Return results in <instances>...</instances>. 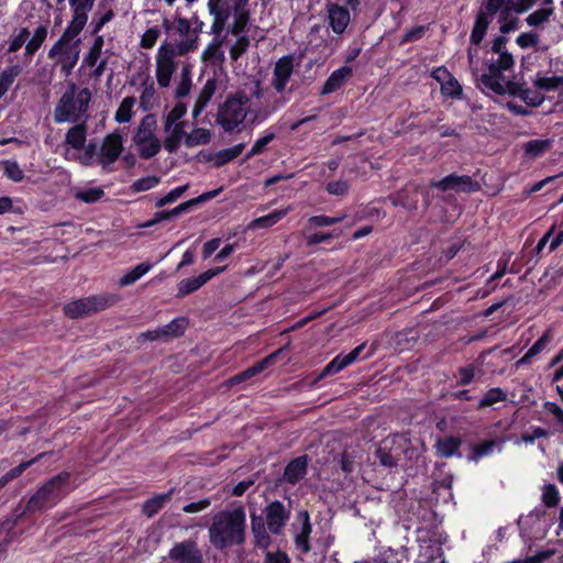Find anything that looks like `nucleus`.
Segmentation results:
<instances>
[{
  "label": "nucleus",
  "instance_id": "412c9836",
  "mask_svg": "<svg viewBox=\"0 0 563 563\" xmlns=\"http://www.w3.org/2000/svg\"><path fill=\"white\" fill-rule=\"evenodd\" d=\"M329 24L335 34H342L346 30L351 16L347 8L336 3L328 4Z\"/></svg>",
  "mask_w": 563,
  "mask_h": 563
},
{
  "label": "nucleus",
  "instance_id": "2eb2a0df",
  "mask_svg": "<svg viewBox=\"0 0 563 563\" xmlns=\"http://www.w3.org/2000/svg\"><path fill=\"white\" fill-rule=\"evenodd\" d=\"M294 71V56L285 55L280 57L273 70V87L277 92H283Z\"/></svg>",
  "mask_w": 563,
  "mask_h": 563
},
{
  "label": "nucleus",
  "instance_id": "ea45409f",
  "mask_svg": "<svg viewBox=\"0 0 563 563\" xmlns=\"http://www.w3.org/2000/svg\"><path fill=\"white\" fill-rule=\"evenodd\" d=\"M136 100L134 97H125L121 101L115 114L114 120L118 123H128L131 121L133 117V107L135 104Z\"/></svg>",
  "mask_w": 563,
  "mask_h": 563
},
{
  "label": "nucleus",
  "instance_id": "a18cd8bd",
  "mask_svg": "<svg viewBox=\"0 0 563 563\" xmlns=\"http://www.w3.org/2000/svg\"><path fill=\"white\" fill-rule=\"evenodd\" d=\"M47 36V29L44 25H40L35 31L31 40L26 43L25 55L33 56L42 46Z\"/></svg>",
  "mask_w": 563,
  "mask_h": 563
},
{
  "label": "nucleus",
  "instance_id": "f3484780",
  "mask_svg": "<svg viewBox=\"0 0 563 563\" xmlns=\"http://www.w3.org/2000/svg\"><path fill=\"white\" fill-rule=\"evenodd\" d=\"M503 69L498 67L497 63L492 60L487 65V73L482 74L477 77V87L483 91L500 92L501 82L504 81Z\"/></svg>",
  "mask_w": 563,
  "mask_h": 563
},
{
  "label": "nucleus",
  "instance_id": "0e129e2a",
  "mask_svg": "<svg viewBox=\"0 0 563 563\" xmlns=\"http://www.w3.org/2000/svg\"><path fill=\"white\" fill-rule=\"evenodd\" d=\"M104 196L103 189L99 187L88 188L86 190L78 191L76 198L86 203H93L99 201Z\"/></svg>",
  "mask_w": 563,
  "mask_h": 563
},
{
  "label": "nucleus",
  "instance_id": "49530a36",
  "mask_svg": "<svg viewBox=\"0 0 563 563\" xmlns=\"http://www.w3.org/2000/svg\"><path fill=\"white\" fill-rule=\"evenodd\" d=\"M533 85L540 90L555 91L563 85V76L545 77L542 76L541 73H538Z\"/></svg>",
  "mask_w": 563,
  "mask_h": 563
},
{
  "label": "nucleus",
  "instance_id": "7c9ffc66",
  "mask_svg": "<svg viewBox=\"0 0 563 563\" xmlns=\"http://www.w3.org/2000/svg\"><path fill=\"white\" fill-rule=\"evenodd\" d=\"M156 126V121L154 115L147 114L145 115L139 128L136 129L134 135H133V142L135 144H142L146 143V140L152 139L155 136L154 130Z\"/></svg>",
  "mask_w": 563,
  "mask_h": 563
},
{
  "label": "nucleus",
  "instance_id": "680f3d73",
  "mask_svg": "<svg viewBox=\"0 0 563 563\" xmlns=\"http://www.w3.org/2000/svg\"><path fill=\"white\" fill-rule=\"evenodd\" d=\"M176 55L184 56L198 48V35H188L185 40L179 41L174 47Z\"/></svg>",
  "mask_w": 563,
  "mask_h": 563
},
{
  "label": "nucleus",
  "instance_id": "338daca9",
  "mask_svg": "<svg viewBox=\"0 0 563 563\" xmlns=\"http://www.w3.org/2000/svg\"><path fill=\"white\" fill-rule=\"evenodd\" d=\"M114 18V12L112 9H109L107 12H104L99 18H93L90 23V33L93 36L100 35L99 32L102 30V27L110 22Z\"/></svg>",
  "mask_w": 563,
  "mask_h": 563
},
{
  "label": "nucleus",
  "instance_id": "5701e85b",
  "mask_svg": "<svg viewBox=\"0 0 563 563\" xmlns=\"http://www.w3.org/2000/svg\"><path fill=\"white\" fill-rule=\"evenodd\" d=\"M462 445V440L455 435H449L443 438H438L434 449L437 456L442 459H451L456 456L459 459L462 457V453L460 452V448Z\"/></svg>",
  "mask_w": 563,
  "mask_h": 563
},
{
  "label": "nucleus",
  "instance_id": "79ce46f5",
  "mask_svg": "<svg viewBox=\"0 0 563 563\" xmlns=\"http://www.w3.org/2000/svg\"><path fill=\"white\" fill-rule=\"evenodd\" d=\"M211 134L210 131L203 128H196L189 134H186L185 144L188 147L197 145H206L210 143Z\"/></svg>",
  "mask_w": 563,
  "mask_h": 563
},
{
  "label": "nucleus",
  "instance_id": "c756f323",
  "mask_svg": "<svg viewBox=\"0 0 563 563\" xmlns=\"http://www.w3.org/2000/svg\"><path fill=\"white\" fill-rule=\"evenodd\" d=\"M497 445L498 441L496 439L484 440L482 442L472 444L470 446V454L467 455V460L471 462H478L483 457L492 455L494 449Z\"/></svg>",
  "mask_w": 563,
  "mask_h": 563
},
{
  "label": "nucleus",
  "instance_id": "bf43d9fd",
  "mask_svg": "<svg viewBox=\"0 0 563 563\" xmlns=\"http://www.w3.org/2000/svg\"><path fill=\"white\" fill-rule=\"evenodd\" d=\"M188 188H189V185L186 184V185L178 186V187L172 189L168 194H166L165 196H163L155 202V207L159 209L168 203L175 202L187 191Z\"/></svg>",
  "mask_w": 563,
  "mask_h": 563
},
{
  "label": "nucleus",
  "instance_id": "7ed1b4c3",
  "mask_svg": "<svg viewBox=\"0 0 563 563\" xmlns=\"http://www.w3.org/2000/svg\"><path fill=\"white\" fill-rule=\"evenodd\" d=\"M91 91L88 88L79 89L71 84L62 95L53 111L55 123H77L87 115Z\"/></svg>",
  "mask_w": 563,
  "mask_h": 563
},
{
  "label": "nucleus",
  "instance_id": "f03ea898",
  "mask_svg": "<svg viewBox=\"0 0 563 563\" xmlns=\"http://www.w3.org/2000/svg\"><path fill=\"white\" fill-rule=\"evenodd\" d=\"M70 479L71 474L67 471L51 477L37 488L25 505L19 504L11 514L23 517L52 509L75 488L71 486Z\"/></svg>",
  "mask_w": 563,
  "mask_h": 563
},
{
  "label": "nucleus",
  "instance_id": "a19ab883",
  "mask_svg": "<svg viewBox=\"0 0 563 563\" xmlns=\"http://www.w3.org/2000/svg\"><path fill=\"white\" fill-rule=\"evenodd\" d=\"M541 501L547 508H554L560 504L561 495L554 484H544L541 488Z\"/></svg>",
  "mask_w": 563,
  "mask_h": 563
},
{
  "label": "nucleus",
  "instance_id": "603ef678",
  "mask_svg": "<svg viewBox=\"0 0 563 563\" xmlns=\"http://www.w3.org/2000/svg\"><path fill=\"white\" fill-rule=\"evenodd\" d=\"M537 0H509L510 5H507L501 11L500 20H506V16L509 14V12L514 11L517 14H521L530 10L534 4Z\"/></svg>",
  "mask_w": 563,
  "mask_h": 563
},
{
  "label": "nucleus",
  "instance_id": "1a4fd4ad",
  "mask_svg": "<svg viewBox=\"0 0 563 563\" xmlns=\"http://www.w3.org/2000/svg\"><path fill=\"white\" fill-rule=\"evenodd\" d=\"M430 186L441 191L456 190L472 194L479 190V184L467 175L450 174L440 180L431 181Z\"/></svg>",
  "mask_w": 563,
  "mask_h": 563
},
{
  "label": "nucleus",
  "instance_id": "c85d7f7f",
  "mask_svg": "<svg viewBox=\"0 0 563 563\" xmlns=\"http://www.w3.org/2000/svg\"><path fill=\"white\" fill-rule=\"evenodd\" d=\"M490 22L492 19H489L486 13H484L483 11H479L477 13L470 35L471 44L479 45L482 43L487 33Z\"/></svg>",
  "mask_w": 563,
  "mask_h": 563
},
{
  "label": "nucleus",
  "instance_id": "774afa93",
  "mask_svg": "<svg viewBox=\"0 0 563 563\" xmlns=\"http://www.w3.org/2000/svg\"><path fill=\"white\" fill-rule=\"evenodd\" d=\"M542 407L547 413L553 416L555 423L561 428V432L563 433V409L554 401H544Z\"/></svg>",
  "mask_w": 563,
  "mask_h": 563
},
{
  "label": "nucleus",
  "instance_id": "052dcab7",
  "mask_svg": "<svg viewBox=\"0 0 563 563\" xmlns=\"http://www.w3.org/2000/svg\"><path fill=\"white\" fill-rule=\"evenodd\" d=\"M395 206H400L406 210H416L418 207V197L417 194L409 195L408 191L398 192L397 197L394 200Z\"/></svg>",
  "mask_w": 563,
  "mask_h": 563
},
{
  "label": "nucleus",
  "instance_id": "a878e982",
  "mask_svg": "<svg viewBox=\"0 0 563 563\" xmlns=\"http://www.w3.org/2000/svg\"><path fill=\"white\" fill-rule=\"evenodd\" d=\"M244 148H245V144L239 143L231 147H227V148L218 151L214 155H210L207 159L213 161L214 167H222L225 164L235 159L238 156H240Z\"/></svg>",
  "mask_w": 563,
  "mask_h": 563
},
{
  "label": "nucleus",
  "instance_id": "37998d69",
  "mask_svg": "<svg viewBox=\"0 0 563 563\" xmlns=\"http://www.w3.org/2000/svg\"><path fill=\"white\" fill-rule=\"evenodd\" d=\"M104 45V38L102 35L95 36L93 43L89 48L88 54L84 57L82 64L87 67H93L102 53V48Z\"/></svg>",
  "mask_w": 563,
  "mask_h": 563
},
{
  "label": "nucleus",
  "instance_id": "de8ad7c7",
  "mask_svg": "<svg viewBox=\"0 0 563 563\" xmlns=\"http://www.w3.org/2000/svg\"><path fill=\"white\" fill-rule=\"evenodd\" d=\"M555 9H537L526 18V23L532 27H539L547 23L554 14Z\"/></svg>",
  "mask_w": 563,
  "mask_h": 563
},
{
  "label": "nucleus",
  "instance_id": "9b49d317",
  "mask_svg": "<svg viewBox=\"0 0 563 563\" xmlns=\"http://www.w3.org/2000/svg\"><path fill=\"white\" fill-rule=\"evenodd\" d=\"M168 556L177 563H203V555L194 539L175 543L169 550Z\"/></svg>",
  "mask_w": 563,
  "mask_h": 563
},
{
  "label": "nucleus",
  "instance_id": "4c0bfd02",
  "mask_svg": "<svg viewBox=\"0 0 563 563\" xmlns=\"http://www.w3.org/2000/svg\"><path fill=\"white\" fill-rule=\"evenodd\" d=\"M507 394L500 387L489 388L477 404V409L492 407L497 402L505 401Z\"/></svg>",
  "mask_w": 563,
  "mask_h": 563
},
{
  "label": "nucleus",
  "instance_id": "58836bf2",
  "mask_svg": "<svg viewBox=\"0 0 563 563\" xmlns=\"http://www.w3.org/2000/svg\"><path fill=\"white\" fill-rule=\"evenodd\" d=\"M366 347H367V343L363 342V343L358 344L356 347H354L350 353L343 355V358L345 360L347 365L350 366L351 364H353L357 360H368V358H371L375 354V352L377 350L376 344L373 343L368 347L367 352L365 354H363V352H364V350Z\"/></svg>",
  "mask_w": 563,
  "mask_h": 563
},
{
  "label": "nucleus",
  "instance_id": "6e6d98bb",
  "mask_svg": "<svg viewBox=\"0 0 563 563\" xmlns=\"http://www.w3.org/2000/svg\"><path fill=\"white\" fill-rule=\"evenodd\" d=\"M187 112V106L184 102H177L174 108L168 112L165 120V130L169 131L173 125L177 124Z\"/></svg>",
  "mask_w": 563,
  "mask_h": 563
},
{
  "label": "nucleus",
  "instance_id": "8fccbe9b",
  "mask_svg": "<svg viewBox=\"0 0 563 563\" xmlns=\"http://www.w3.org/2000/svg\"><path fill=\"white\" fill-rule=\"evenodd\" d=\"M441 93L452 99H462L463 89L457 79L452 75L445 82H442Z\"/></svg>",
  "mask_w": 563,
  "mask_h": 563
},
{
  "label": "nucleus",
  "instance_id": "0eeeda50",
  "mask_svg": "<svg viewBox=\"0 0 563 563\" xmlns=\"http://www.w3.org/2000/svg\"><path fill=\"white\" fill-rule=\"evenodd\" d=\"M123 152V136L120 132L115 131L107 134L101 143L98 154V163L104 170L114 164Z\"/></svg>",
  "mask_w": 563,
  "mask_h": 563
},
{
  "label": "nucleus",
  "instance_id": "e2e57ef3",
  "mask_svg": "<svg viewBox=\"0 0 563 563\" xmlns=\"http://www.w3.org/2000/svg\"><path fill=\"white\" fill-rule=\"evenodd\" d=\"M250 38L246 35H240L235 43L230 47L229 54L232 60L236 62L250 47Z\"/></svg>",
  "mask_w": 563,
  "mask_h": 563
},
{
  "label": "nucleus",
  "instance_id": "09e8293b",
  "mask_svg": "<svg viewBox=\"0 0 563 563\" xmlns=\"http://www.w3.org/2000/svg\"><path fill=\"white\" fill-rule=\"evenodd\" d=\"M275 133L266 132V134L255 141L252 148L245 154L243 162H247L256 155L265 152L266 146L275 139Z\"/></svg>",
  "mask_w": 563,
  "mask_h": 563
},
{
  "label": "nucleus",
  "instance_id": "6ab92c4d",
  "mask_svg": "<svg viewBox=\"0 0 563 563\" xmlns=\"http://www.w3.org/2000/svg\"><path fill=\"white\" fill-rule=\"evenodd\" d=\"M309 459L307 455H301L290 460L284 470L283 478L290 485L299 483L307 474Z\"/></svg>",
  "mask_w": 563,
  "mask_h": 563
},
{
  "label": "nucleus",
  "instance_id": "aec40b11",
  "mask_svg": "<svg viewBox=\"0 0 563 563\" xmlns=\"http://www.w3.org/2000/svg\"><path fill=\"white\" fill-rule=\"evenodd\" d=\"M232 2V10L234 21L229 29L233 35H241L247 29L250 23V11L246 9L247 0H230Z\"/></svg>",
  "mask_w": 563,
  "mask_h": 563
},
{
  "label": "nucleus",
  "instance_id": "4d7b16f0",
  "mask_svg": "<svg viewBox=\"0 0 563 563\" xmlns=\"http://www.w3.org/2000/svg\"><path fill=\"white\" fill-rule=\"evenodd\" d=\"M345 219V216H338V217H329L324 214L320 216H312L308 219V225L310 228H321V227H330L336 223L342 222Z\"/></svg>",
  "mask_w": 563,
  "mask_h": 563
},
{
  "label": "nucleus",
  "instance_id": "72a5a7b5",
  "mask_svg": "<svg viewBox=\"0 0 563 563\" xmlns=\"http://www.w3.org/2000/svg\"><path fill=\"white\" fill-rule=\"evenodd\" d=\"M349 365L343 358V354H338L333 360H331L316 376L313 380V385L318 384L320 380L333 376L344 368H346Z\"/></svg>",
  "mask_w": 563,
  "mask_h": 563
},
{
  "label": "nucleus",
  "instance_id": "f8f14e48",
  "mask_svg": "<svg viewBox=\"0 0 563 563\" xmlns=\"http://www.w3.org/2000/svg\"><path fill=\"white\" fill-rule=\"evenodd\" d=\"M73 10V19L60 35V37L55 42V44L51 47V54H55L57 48L67 43H73L76 37L84 30L85 25L88 21V12L80 11L78 9Z\"/></svg>",
  "mask_w": 563,
  "mask_h": 563
},
{
  "label": "nucleus",
  "instance_id": "f704fd0d",
  "mask_svg": "<svg viewBox=\"0 0 563 563\" xmlns=\"http://www.w3.org/2000/svg\"><path fill=\"white\" fill-rule=\"evenodd\" d=\"M552 147L551 140H531L523 144L525 154L529 157H541Z\"/></svg>",
  "mask_w": 563,
  "mask_h": 563
},
{
  "label": "nucleus",
  "instance_id": "e433bc0d",
  "mask_svg": "<svg viewBox=\"0 0 563 563\" xmlns=\"http://www.w3.org/2000/svg\"><path fill=\"white\" fill-rule=\"evenodd\" d=\"M22 73L19 64L11 65L0 74V99L7 93L15 78Z\"/></svg>",
  "mask_w": 563,
  "mask_h": 563
},
{
  "label": "nucleus",
  "instance_id": "ddd939ff",
  "mask_svg": "<svg viewBox=\"0 0 563 563\" xmlns=\"http://www.w3.org/2000/svg\"><path fill=\"white\" fill-rule=\"evenodd\" d=\"M266 525L271 533L279 534L289 519V510L279 500L267 504L264 509Z\"/></svg>",
  "mask_w": 563,
  "mask_h": 563
},
{
  "label": "nucleus",
  "instance_id": "a211bd4d",
  "mask_svg": "<svg viewBox=\"0 0 563 563\" xmlns=\"http://www.w3.org/2000/svg\"><path fill=\"white\" fill-rule=\"evenodd\" d=\"M189 320L186 317H178L173 319L168 324L158 328L154 331H147L146 336L150 340H158L162 338L174 339L184 335L188 328Z\"/></svg>",
  "mask_w": 563,
  "mask_h": 563
},
{
  "label": "nucleus",
  "instance_id": "6e6552de",
  "mask_svg": "<svg viewBox=\"0 0 563 563\" xmlns=\"http://www.w3.org/2000/svg\"><path fill=\"white\" fill-rule=\"evenodd\" d=\"M498 96L509 95L515 98L522 100L528 107L538 108L540 107L545 98L539 92H533L531 89L526 87L525 81L507 80L505 84L501 82V91L495 92Z\"/></svg>",
  "mask_w": 563,
  "mask_h": 563
},
{
  "label": "nucleus",
  "instance_id": "9d476101",
  "mask_svg": "<svg viewBox=\"0 0 563 563\" xmlns=\"http://www.w3.org/2000/svg\"><path fill=\"white\" fill-rule=\"evenodd\" d=\"M80 38L75 40L73 43H67L57 48L55 54H51V49L48 51L47 57L49 59L57 58V63L60 65V70L65 76L71 74L76 64L79 59L80 54Z\"/></svg>",
  "mask_w": 563,
  "mask_h": 563
},
{
  "label": "nucleus",
  "instance_id": "f257e3e1",
  "mask_svg": "<svg viewBox=\"0 0 563 563\" xmlns=\"http://www.w3.org/2000/svg\"><path fill=\"white\" fill-rule=\"evenodd\" d=\"M246 538V515L243 507L218 511L209 527L210 543L217 550L241 547Z\"/></svg>",
  "mask_w": 563,
  "mask_h": 563
},
{
  "label": "nucleus",
  "instance_id": "20e7f679",
  "mask_svg": "<svg viewBox=\"0 0 563 563\" xmlns=\"http://www.w3.org/2000/svg\"><path fill=\"white\" fill-rule=\"evenodd\" d=\"M250 103V98L244 91H238L235 95L229 96L225 101L219 107L216 122L225 132H233L246 118V106Z\"/></svg>",
  "mask_w": 563,
  "mask_h": 563
},
{
  "label": "nucleus",
  "instance_id": "c03bdc74",
  "mask_svg": "<svg viewBox=\"0 0 563 563\" xmlns=\"http://www.w3.org/2000/svg\"><path fill=\"white\" fill-rule=\"evenodd\" d=\"M49 454H51V452H42L29 461L21 462L19 465L11 468L10 471H8L4 474L5 477L8 478V482L10 483L11 481L20 477L24 471H26L29 467H31L35 463L40 462L41 460H43L44 457H46Z\"/></svg>",
  "mask_w": 563,
  "mask_h": 563
},
{
  "label": "nucleus",
  "instance_id": "cd10ccee",
  "mask_svg": "<svg viewBox=\"0 0 563 563\" xmlns=\"http://www.w3.org/2000/svg\"><path fill=\"white\" fill-rule=\"evenodd\" d=\"M287 214V209H279L269 212L268 214L253 219L249 225V230L268 229L278 223Z\"/></svg>",
  "mask_w": 563,
  "mask_h": 563
},
{
  "label": "nucleus",
  "instance_id": "b1692460",
  "mask_svg": "<svg viewBox=\"0 0 563 563\" xmlns=\"http://www.w3.org/2000/svg\"><path fill=\"white\" fill-rule=\"evenodd\" d=\"M174 492L175 488H170L167 493L158 494L146 499L142 506V512L147 518L154 517L172 499Z\"/></svg>",
  "mask_w": 563,
  "mask_h": 563
},
{
  "label": "nucleus",
  "instance_id": "864d4df0",
  "mask_svg": "<svg viewBox=\"0 0 563 563\" xmlns=\"http://www.w3.org/2000/svg\"><path fill=\"white\" fill-rule=\"evenodd\" d=\"M139 147V154L143 159H150L154 157L161 151V142L154 136L146 140V143L136 144Z\"/></svg>",
  "mask_w": 563,
  "mask_h": 563
},
{
  "label": "nucleus",
  "instance_id": "4be33fe9",
  "mask_svg": "<svg viewBox=\"0 0 563 563\" xmlns=\"http://www.w3.org/2000/svg\"><path fill=\"white\" fill-rule=\"evenodd\" d=\"M353 75L351 66L344 65L333 70L323 84L320 93L322 96L330 95L341 89L346 80Z\"/></svg>",
  "mask_w": 563,
  "mask_h": 563
},
{
  "label": "nucleus",
  "instance_id": "bb28decb",
  "mask_svg": "<svg viewBox=\"0 0 563 563\" xmlns=\"http://www.w3.org/2000/svg\"><path fill=\"white\" fill-rule=\"evenodd\" d=\"M219 0H208V10L210 15H212L213 21L211 24V33L214 35H220L227 25V22L229 20V13L224 10H220L217 7V2Z\"/></svg>",
  "mask_w": 563,
  "mask_h": 563
},
{
  "label": "nucleus",
  "instance_id": "393cba45",
  "mask_svg": "<svg viewBox=\"0 0 563 563\" xmlns=\"http://www.w3.org/2000/svg\"><path fill=\"white\" fill-rule=\"evenodd\" d=\"M87 130L86 120L81 123L77 122L67 131L65 143L74 150H82L87 141Z\"/></svg>",
  "mask_w": 563,
  "mask_h": 563
},
{
  "label": "nucleus",
  "instance_id": "c9c22d12",
  "mask_svg": "<svg viewBox=\"0 0 563 563\" xmlns=\"http://www.w3.org/2000/svg\"><path fill=\"white\" fill-rule=\"evenodd\" d=\"M153 267L152 263L143 262L136 265L134 268H132L130 272L124 274L120 280L119 284L121 287L129 286L134 284L136 280H139L141 277H143L146 273L151 271Z\"/></svg>",
  "mask_w": 563,
  "mask_h": 563
},
{
  "label": "nucleus",
  "instance_id": "5fc2aeb1",
  "mask_svg": "<svg viewBox=\"0 0 563 563\" xmlns=\"http://www.w3.org/2000/svg\"><path fill=\"white\" fill-rule=\"evenodd\" d=\"M4 176L9 179L20 183L24 179V173L16 161L7 159L1 163Z\"/></svg>",
  "mask_w": 563,
  "mask_h": 563
},
{
  "label": "nucleus",
  "instance_id": "423d86ee",
  "mask_svg": "<svg viewBox=\"0 0 563 563\" xmlns=\"http://www.w3.org/2000/svg\"><path fill=\"white\" fill-rule=\"evenodd\" d=\"M176 52L172 44L163 43L156 54V79L161 88H166L170 84L173 74L176 70Z\"/></svg>",
  "mask_w": 563,
  "mask_h": 563
},
{
  "label": "nucleus",
  "instance_id": "2f4dec72",
  "mask_svg": "<svg viewBox=\"0 0 563 563\" xmlns=\"http://www.w3.org/2000/svg\"><path fill=\"white\" fill-rule=\"evenodd\" d=\"M186 121H179L177 124L172 126L170 134L164 141V147L167 152L175 153L179 148L183 137H186Z\"/></svg>",
  "mask_w": 563,
  "mask_h": 563
},
{
  "label": "nucleus",
  "instance_id": "69168bd1",
  "mask_svg": "<svg viewBox=\"0 0 563 563\" xmlns=\"http://www.w3.org/2000/svg\"><path fill=\"white\" fill-rule=\"evenodd\" d=\"M191 89L190 71L187 67L183 68L181 79L177 85L175 97L180 99L189 95Z\"/></svg>",
  "mask_w": 563,
  "mask_h": 563
},
{
  "label": "nucleus",
  "instance_id": "4468645a",
  "mask_svg": "<svg viewBox=\"0 0 563 563\" xmlns=\"http://www.w3.org/2000/svg\"><path fill=\"white\" fill-rule=\"evenodd\" d=\"M225 268H227L225 266L214 267V268H210V269L203 272L202 274H200L196 277L181 279L177 285L176 297L184 298V297L197 291L203 285H206L209 280H211L213 277L221 274Z\"/></svg>",
  "mask_w": 563,
  "mask_h": 563
},
{
  "label": "nucleus",
  "instance_id": "39448f33",
  "mask_svg": "<svg viewBox=\"0 0 563 563\" xmlns=\"http://www.w3.org/2000/svg\"><path fill=\"white\" fill-rule=\"evenodd\" d=\"M118 300L119 297L114 294L96 295L74 300L65 305L63 310L66 317L79 319L112 307Z\"/></svg>",
  "mask_w": 563,
  "mask_h": 563
},
{
  "label": "nucleus",
  "instance_id": "3c124183",
  "mask_svg": "<svg viewBox=\"0 0 563 563\" xmlns=\"http://www.w3.org/2000/svg\"><path fill=\"white\" fill-rule=\"evenodd\" d=\"M443 551L440 547L433 544L420 545L419 554L416 563H431L437 558L441 556Z\"/></svg>",
  "mask_w": 563,
  "mask_h": 563
},
{
  "label": "nucleus",
  "instance_id": "473e14b6",
  "mask_svg": "<svg viewBox=\"0 0 563 563\" xmlns=\"http://www.w3.org/2000/svg\"><path fill=\"white\" fill-rule=\"evenodd\" d=\"M375 455L379 461V464L386 467H394L398 464L400 453L394 452L389 441L385 440L376 450Z\"/></svg>",
  "mask_w": 563,
  "mask_h": 563
},
{
  "label": "nucleus",
  "instance_id": "dca6fc26",
  "mask_svg": "<svg viewBox=\"0 0 563 563\" xmlns=\"http://www.w3.org/2000/svg\"><path fill=\"white\" fill-rule=\"evenodd\" d=\"M296 520L300 523V531L294 538L295 547L302 554H308L311 551L310 536L312 532V525L310 522V515L308 510L303 509L298 511Z\"/></svg>",
  "mask_w": 563,
  "mask_h": 563
},
{
  "label": "nucleus",
  "instance_id": "13d9d810",
  "mask_svg": "<svg viewBox=\"0 0 563 563\" xmlns=\"http://www.w3.org/2000/svg\"><path fill=\"white\" fill-rule=\"evenodd\" d=\"M161 183V178L158 176H146L140 179H136L131 185V190L133 192H143L150 189L155 188Z\"/></svg>",
  "mask_w": 563,
  "mask_h": 563
}]
</instances>
